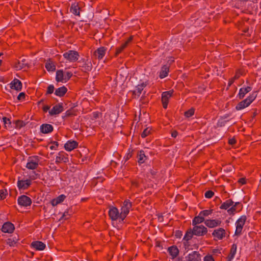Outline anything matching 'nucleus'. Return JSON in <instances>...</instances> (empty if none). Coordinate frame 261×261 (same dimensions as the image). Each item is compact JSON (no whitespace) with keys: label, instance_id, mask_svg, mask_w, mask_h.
<instances>
[{"label":"nucleus","instance_id":"1a4fd4ad","mask_svg":"<svg viewBox=\"0 0 261 261\" xmlns=\"http://www.w3.org/2000/svg\"><path fill=\"white\" fill-rule=\"evenodd\" d=\"M147 83H142L141 84H138L136 87V90L131 91L132 92L133 97L134 98H138L140 94L142 93V90L143 89L147 86Z\"/></svg>","mask_w":261,"mask_h":261},{"label":"nucleus","instance_id":"603ef678","mask_svg":"<svg viewBox=\"0 0 261 261\" xmlns=\"http://www.w3.org/2000/svg\"><path fill=\"white\" fill-rule=\"evenodd\" d=\"M54 85H49L47 87L46 95L52 94L54 92Z\"/></svg>","mask_w":261,"mask_h":261},{"label":"nucleus","instance_id":"8fccbe9b","mask_svg":"<svg viewBox=\"0 0 261 261\" xmlns=\"http://www.w3.org/2000/svg\"><path fill=\"white\" fill-rule=\"evenodd\" d=\"M125 207H127L129 210L132 207V202L129 201V200H125L123 203V205Z\"/></svg>","mask_w":261,"mask_h":261},{"label":"nucleus","instance_id":"de8ad7c7","mask_svg":"<svg viewBox=\"0 0 261 261\" xmlns=\"http://www.w3.org/2000/svg\"><path fill=\"white\" fill-rule=\"evenodd\" d=\"M150 130L151 129L149 128V127L145 128L141 134V137L144 138L146 137H147L148 135L150 134Z\"/></svg>","mask_w":261,"mask_h":261},{"label":"nucleus","instance_id":"c756f323","mask_svg":"<svg viewBox=\"0 0 261 261\" xmlns=\"http://www.w3.org/2000/svg\"><path fill=\"white\" fill-rule=\"evenodd\" d=\"M67 92V88L65 86H63L61 87L57 88L55 90V94L59 97H63L65 95Z\"/></svg>","mask_w":261,"mask_h":261},{"label":"nucleus","instance_id":"3c124183","mask_svg":"<svg viewBox=\"0 0 261 261\" xmlns=\"http://www.w3.org/2000/svg\"><path fill=\"white\" fill-rule=\"evenodd\" d=\"M227 121H228V120H223L222 119L220 118V120H218V121L217 123V125L218 127L224 126Z\"/></svg>","mask_w":261,"mask_h":261},{"label":"nucleus","instance_id":"9b49d317","mask_svg":"<svg viewBox=\"0 0 261 261\" xmlns=\"http://www.w3.org/2000/svg\"><path fill=\"white\" fill-rule=\"evenodd\" d=\"M64 111L63 103H59L54 106L51 110L49 111L50 116L58 115Z\"/></svg>","mask_w":261,"mask_h":261},{"label":"nucleus","instance_id":"a19ab883","mask_svg":"<svg viewBox=\"0 0 261 261\" xmlns=\"http://www.w3.org/2000/svg\"><path fill=\"white\" fill-rule=\"evenodd\" d=\"M3 121L4 124V127L6 129L12 127L11 121L9 118H7L6 117H3Z\"/></svg>","mask_w":261,"mask_h":261},{"label":"nucleus","instance_id":"09e8293b","mask_svg":"<svg viewBox=\"0 0 261 261\" xmlns=\"http://www.w3.org/2000/svg\"><path fill=\"white\" fill-rule=\"evenodd\" d=\"M7 195L8 192L6 189H2L0 190V196L1 200L5 199Z\"/></svg>","mask_w":261,"mask_h":261},{"label":"nucleus","instance_id":"4468645a","mask_svg":"<svg viewBox=\"0 0 261 261\" xmlns=\"http://www.w3.org/2000/svg\"><path fill=\"white\" fill-rule=\"evenodd\" d=\"M226 234V231L224 229L222 228H219L217 229H215L212 233L213 236L218 240H222Z\"/></svg>","mask_w":261,"mask_h":261},{"label":"nucleus","instance_id":"a211bd4d","mask_svg":"<svg viewBox=\"0 0 261 261\" xmlns=\"http://www.w3.org/2000/svg\"><path fill=\"white\" fill-rule=\"evenodd\" d=\"M79 143L77 141L74 140H68L64 144V148L68 151H70L78 147Z\"/></svg>","mask_w":261,"mask_h":261},{"label":"nucleus","instance_id":"680f3d73","mask_svg":"<svg viewBox=\"0 0 261 261\" xmlns=\"http://www.w3.org/2000/svg\"><path fill=\"white\" fill-rule=\"evenodd\" d=\"M236 140L234 138H231V139H229L228 140V143L230 144V145H234L236 144Z\"/></svg>","mask_w":261,"mask_h":261},{"label":"nucleus","instance_id":"ddd939ff","mask_svg":"<svg viewBox=\"0 0 261 261\" xmlns=\"http://www.w3.org/2000/svg\"><path fill=\"white\" fill-rule=\"evenodd\" d=\"M15 229L13 224L10 222H6L4 223L1 228V230L5 233H11Z\"/></svg>","mask_w":261,"mask_h":261},{"label":"nucleus","instance_id":"338daca9","mask_svg":"<svg viewBox=\"0 0 261 261\" xmlns=\"http://www.w3.org/2000/svg\"><path fill=\"white\" fill-rule=\"evenodd\" d=\"M178 135V132L176 130H174L171 132V136L173 138H176Z\"/></svg>","mask_w":261,"mask_h":261},{"label":"nucleus","instance_id":"13d9d810","mask_svg":"<svg viewBox=\"0 0 261 261\" xmlns=\"http://www.w3.org/2000/svg\"><path fill=\"white\" fill-rule=\"evenodd\" d=\"M233 205H234V207H236V208H237L239 210V211H241L243 208L242 204H241L239 202H235Z\"/></svg>","mask_w":261,"mask_h":261},{"label":"nucleus","instance_id":"c9c22d12","mask_svg":"<svg viewBox=\"0 0 261 261\" xmlns=\"http://www.w3.org/2000/svg\"><path fill=\"white\" fill-rule=\"evenodd\" d=\"M169 72V67L167 65H164L162 68L160 73V77L163 79L168 75Z\"/></svg>","mask_w":261,"mask_h":261},{"label":"nucleus","instance_id":"69168bd1","mask_svg":"<svg viewBox=\"0 0 261 261\" xmlns=\"http://www.w3.org/2000/svg\"><path fill=\"white\" fill-rule=\"evenodd\" d=\"M238 182L241 184L242 185H244L246 182V178H240Z\"/></svg>","mask_w":261,"mask_h":261},{"label":"nucleus","instance_id":"f03ea898","mask_svg":"<svg viewBox=\"0 0 261 261\" xmlns=\"http://www.w3.org/2000/svg\"><path fill=\"white\" fill-rule=\"evenodd\" d=\"M40 159V158L37 155L29 156L25 167L30 170L36 169L38 167Z\"/></svg>","mask_w":261,"mask_h":261},{"label":"nucleus","instance_id":"9d476101","mask_svg":"<svg viewBox=\"0 0 261 261\" xmlns=\"http://www.w3.org/2000/svg\"><path fill=\"white\" fill-rule=\"evenodd\" d=\"M109 216L112 220L115 221L118 219H120V214L119 213L118 210L114 206H112L110 208L109 211Z\"/></svg>","mask_w":261,"mask_h":261},{"label":"nucleus","instance_id":"72a5a7b5","mask_svg":"<svg viewBox=\"0 0 261 261\" xmlns=\"http://www.w3.org/2000/svg\"><path fill=\"white\" fill-rule=\"evenodd\" d=\"M56 80L57 82H65L63 70H58L56 71Z\"/></svg>","mask_w":261,"mask_h":261},{"label":"nucleus","instance_id":"412c9836","mask_svg":"<svg viewBox=\"0 0 261 261\" xmlns=\"http://www.w3.org/2000/svg\"><path fill=\"white\" fill-rule=\"evenodd\" d=\"M31 247L35 248L36 250L42 251L43 250L45 247V244L41 241H33L31 244Z\"/></svg>","mask_w":261,"mask_h":261},{"label":"nucleus","instance_id":"2f4dec72","mask_svg":"<svg viewBox=\"0 0 261 261\" xmlns=\"http://www.w3.org/2000/svg\"><path fill=\"white\" fill-rule=\"evenodd\" d=\"M237 248V244H233L231 246L229 254L227 256L228 261H231V259H232L234 258V255L236 253Z\"/></svg>","mask_w":261,"mask_h":261},{"label":"nucleus","instance_id":"423d86ee","mask_svg":"<svg viewBox=\"0 0 261 261\" xmlns=\"http://www.w3.org/2000/svg\"><path fill=\"white\" fill-rule=\"evenodd\" d=\"M192 230L194 235L196 236H203L207 232V228L202 225L199 226H194Z\"/></svg>","mask_w":261,"mask_h":261},{"label":"nucleus","instance_id":"e433bc0d","mask_svg":"<svg viewBox=\"0 0 261 261\" xmlns=\"http://www.w3.org/2000/svg\"><path fill=\"white\" fill-rule=\"evenodd\" d=\"M233 203L234 202L232 199H228L221 205L220 208L223 210H228Z\"/></svg>","mask_w":261,"mask_h":261},{"label":"nucleus","instance_id":"f257e3e1","mask_svg":"<svg viewBox=\"0 0 261 261\" xmlns=\"http://www.w3.org/2000/svg\"><path fill=\"white\" fill-rule=\"evenodd\" d=\"M256 96V92H253L246 99L239 102L236 107V109L239 111L248 107L254 100Z\"/></svg>","mask_w":261,"mask_h":261},{"label":"nucleus","instance_id":"f704fd0d","mask_svg":"<svg viewBox=\"0 0 261 261\" xmlns=\"http://www.w3.org/2000/svg\"><path fill=\"white\" fill-rule=\"evenodd\" d=\"M204 218L202 217L201 215H198L197 216H195L193 220H192V225L193 226H198L197 224H199L205 221Z\"/></svg>","mask_w":261,"mask_h":261},{"label":"nucleus","instance_id":"0e129e2a","mask_svg":"<svg viewBox=\"0 0 261 261\" xmlns=\"http://www.w3.org/2000/svg\"><path fill=\"white\" fill-rule=\"evenodd\" d=\"M101 115V113L98 112H94L93 113V117L95 119L99 118V116Z\"/></svg>","mask_w":261,"mask_h":261},{"label":"nucleus","instance_id":"dca6fc26","mask_svg":"<svg viewBox=\"0 0 261 261\" xmlns=\"http://www.w3.org/2000/svg\"><path fill=\"white\" fill-rule=\"evenodd\" d=\"M32 184L31 179L18 180L17 181V187L19 190H27Z\"/></svg>","mask_w":261,"mask_h":261},{"label":"nucleus","instance_id":"c03bdc74","mask_svg":"<svg viewBox=\"0 0 261 261\" xmlns=\"http://www.w3.org/2000/svg\"><path fill=\"white\" fill-rule=\"evenodd\" d=\"M195 109L193 108H191L188 111H186L184 113V115L187 118H189L192 116L194 114Z\"/></svg>","mask_w":261,"mask_h":261},{"label":"nucleus","instance_id":"5fc2aeb1","mask_svg":"<svg viewBox=\"0 0 261 261\" xmlns=\"http://www.w3.org/2000/svg\"><path fill=\"white\" fill-rule=\"evenodd\" d=\"M214 192H213L211 190L207 191L204 194L205 197L207 198H212L214 196Z\"/></svg>","mask_w":261,"mask_h":261},{"label":"nucleus","instance_id":"c85d7f7f","mask_svg":"<svg viewBox=\"0 0 261 261\" xmlns=\"http://www.w3.org/2000/svg\"><path fill=\"white\" fill-rule=\"evenodd\" d=\"M45 67L48 71H54L56 70V65L51 59L47 60Z\"/></svg>","mask_w":261,"mask_h":261},{"label":"nucleus","instance_id":"f3484780","mask_svg":"<svg viewBox=\"0 0 261 261\" xmlns=\"http://www.w3.org/2000/svg\"><path fill=\"white\" fill-rule=\"evenodd\" d=\"M10 87L12 89H14L17 91H20L22 89V85L21 82L19 80L15 78L10 83Z\"/></svg>","mask_w":261,"mask_h":261},{"label":"nucleus","instance_id":"ea45409f","mask_svg":"<svg viewBox=\"0 0 261 261\" xmlns=\"http://www.w3.org/2000/svg\"><path fill=\"white\" fill-rule=\"evenodd\" d=\"M13 123L15 124V128L16 129H20L26 125L25 122L21 120L13 121Z\"/></svg>","mask_w":261,"mask_h":261},{"label":"nucleus","instance_id":"20e7f679","mask_svg":"<svg viewBox=\"0 0 261 261\" xmlns=\"http://www.w3.org/2000/svg\"><path fill=\"white\" fill-rule=\"evenodd\" d=\"M247 220V217L245 215L242 216L236 221V229L235 231V235L240 236L242 231L243 227Z\"/></svg>","mask_w":261,"mask_h":261},{"label":"nucleus","instance_id":"7ed1b4c3","mask_svg":"<svg viewBox=\"0 0 261 261\" xmlns=\"http://www.w3.org/2000/svg\"><path fill=\"white\" fill-rule=\"evenodd\" d=\"M64 58L70 62H74L78 60L80 55L79 53L75 50H69L63 55Z\"/></svg>","mask_w":261,"mask_h":261},{"label":"nucleus","instance_id":"cd10ccee","mask_svg":"<svg viewBox=\"0 0 261 261\" xmlns=\"http://www.w3.org/2000/svg\"><path fill=\"white\" fill-rule=\"evenodd\" d=\"M66 198V196L64 194H62L58 196L57 198L51 200V204L53 206H55L57 204L63 202Z\"/></svg>","mask_w":261,"mask_h":261},{"label":"nucleus","instance_id":"58836bf2","mask_svg":"<svg viewBox=\"0 0 261 261\" xmlns=\"http://www.w3.org/2000/svg\"><path fill=\"white\" fill-rule=\"evenodd\" d=\"M18 240L19 239L18 236L13 237V238H10L8 239L7 240V243L10 246H14Z\"/></svg>","mask_w":261,"mask_h":261},{"label":"nucleus","instance_id":"4be33fe9","mask_svg":"<svg viewBox=\"0 0 261 261\" xmlns=\"http://www.w3.org/2000/svg\"><path fill=\"white\" fill-rule=\"evenodd\" d=\"M40 130L43 134H48L53 131L54 127L50 124L44 123L40 126Z\"/></svg>","mask_w":261,"mask_h":261},{"label":"nucleus","instance_id":"f8f14e48","mask_svg":"<svg viewBox=\"0 0 261 261\" xmlns=\"http://www.w3.org/2000/svg\"><path fill=\"white\" fill-rule=\"evenodd\" d=\"M62 162L64 163H66L69 162L68 155L63 151L59 152L58 155H57L55 161L57 164H59Z\"/></svg>","mask_w":261,"mask_h":261},{"label":"nucleus","instance_id":"7c9ffc66","mask_svg":"<svg viewBox=\"0 0 261 261\" xmlns=\"http://www.w3.org/2000/svg\"><path fill=\"white\" fill-rule=\"evenodd\" d=\"M81 67L82 68V70L85 72L90 71L92 69L91 62L89 61L88 60L84 61V64Z\"/></svg>","mask_w":261,"mask_h":261},{"label":"nucleus","instance_id":"4d7b16f0","mask_svg":"<svg viewBox=\"0 0 261 261\" xmlns=\"http://www.w3.org/2000/svg\"><path fill=\"white\" fill-rule=\"evenodd\" d=\"M25 94L24 92H21L20 93L17 97V99L18 100H23L25 99Z\"/></svg>","mask_w":261,"mask_h":261},{"label":"nucleus","instance_id":"473e14b6","mask_svg":"<svg viewBox=\"0 0 261 261\" xmlns=\"http://www.w3.org/2000/svg\"><path fill=\"white\" fill-rule=\"evenodd\" d=\"M25 61V59H23L21 62L18 61L15 63L14 67L17 70H21L25 67H29L28 63H27Z\"/></svg>","mask_w":261,"mask_h":261},{"label":"nucleus","instance_id":"aec40b11","mask_svg":"<svg viewBox=\"0 0 261 261\" xmlns=\"http://www.w3.org/2000/svg\"><path fill=\"white\" fill-rule=\"evenodd\" d=\"M204 224L209 228H214L220 226L221 221L218 219H206L204 221Z\"/></svg>","mask_w":261,"mask_h":261},{"label":"nucleus","instance_id":"2eb2a0df","mask_svg":"<svg viewBox=\"0 0 261 261\" xmlns=\"http://www.w3.org/2000/svg\"><path fill=\"white\" fill-rule=\"evenodd\" d=\"M187 261H201V256L198 251H193L186 257Z\"/></svg>","mask_w":261,"mask_h":261},{"label":"nucleus","instance_id":"864d4df0","mask_svg":"<svg viewBox=\"0 0 261 261\" xmlns=\"http://www.w3.org/2000/svg\"><path fill=\"white\" fill-rule=\"evenodd\" d=\"M72 75L73 74L71 72L68 71L66 72V74L64 75L65 82H66L68 81H69L70 79L72 77Z\"/></svg>","mask_w":261,"mask_h":261},{"label":"nucleus","instance_id":"6e6552de","mask_svg":"<svg viewBox=\"0 0 261 261\" xmlns=\"http://www.w3.org/2000/svg\"><path fill=\"white\" fill-rule=\"evenodd\" d=\"M133 39V36H130L128 37L127 40L123 43L120 46L116 48V51L115 53V57H117L120 53H121L125 48H126L128 44L132 41Z\"/></svg>","mask_w":261,"mask_h":261},{"label":"nucleus","instance_id":"5701e85b","mask_svg":"<svg viewBox=\"0 0 261 261\" xmlns=\"http://www.w3.org/2000/svg\"><path fill=\"white\" fill-rule=\"evenodd\" d=\"M169 254L172 256V259L176 258L179 254V249L175 245H173L168 248Z\"/></svg>","mask_w":261,"mask_h":261},{"label":"nucleus","instance_id":"bb28decb","mask_svg":"<svg viewBox=\"0 0 261 261\" xmlns=\"http://www.w3.org/2000/svg\"><path fill=\"white\" fill-rule=\"evenodd\" d=\"M77 110L74 109V107H71L70 109L66 111L64 116H62L63 119H65L67 117L76 116L77 115Z\"/></svg>","mask_w":261,"mask_h":261},{"label":"nucleus","instance_id":"774afa93","mask_svg":"<svg viewBox=\"0 0 261 261\" xmlns=\"http://www.w3.org/2000/svg\"><path fill=\"white\" fill-rule=\"evenodd\" d=\"M235 80L233 79V77L230 79L228 83V87H230L234 82Z\"/></svg>","mask_w":261,"mask_h":261},{"label":"nucleus","instance_id":"bf43d9fd","mask_svg":"<svg viewBox=\"0 0 261 261\" xmlns=\"http://www.w3.org/2000/svg\"><path fill=\"white\" fill-rule=\"evenodd\" d=\"M204 261H215L212 255H207L204 257Z\"/></svg>","mask_w":261,"mask_h":261},{"label":"nucleus","instance_id":"39448f33","mask_svg":"<svg viewBox=\"0 0 261 261\" xmlns=\"http://www.w3.org/2000/svg\"><path fill=\"white\" fill-rule=\"evenodd\" d=\"M173 92V90H171L162 93V102L163 108L167 109L169 102V99L172 96Z\"/></svg>","mask_w":261,"mask_h":261},{"label":"nucleus","instance_id":"37998d69","mask_svg":"<svg viewBox=\"0 0 261 261\" xmlns=\"http://www.w3.org/2000/svg\"><path fill=\"white\" fill-rule=\"evenodd\" d=\"M213 212V210L212 209L203 210L199 213V215H201L204 218V217L207 216L212 214Z\"/></svg>","mask_w":261,"mask_h":261},{"label":"nucleus","instance_id":"79ce46f5","mask_svg":"<svg viewBox=\"0 0 261 261\" xmlns=\"http://www.w3.org/2000/svg\"><path fill=\"white\" fill-rule=\"evenodd\" d=\"M240 211H239V210L234 207L233 204L232 205H231V207L227 210V213L229 215H233L236 213L239 212Z\"/></svg>","mask_w":261,"mask_h":261},{"label":"nucleus","instance_id":"6e6d98bb","mask_svg":"<svg viewBox=\"0 0 261 261\" xmlns=\"http://www.w3.org/2000/svg\"><path fill=\"white\" fill-rule=\"evenodd\" d=\"M50 143L51 144H53V145H51L50 146V149H51V150H53V149H57V147H58L59 146V143L57 141H51L50 142Z\"/></svg>","mask_w":261,"mask_h":261},{"label":"nucleus","instance_id":"0eeeda50","mask_svg":"<svg viewBox=\"0 0 261 261\" xmlns=\"http://www.w3.org/2000/svg\"><path fill=\"white\" fill-rule=\"evenodd\" d=\"M17 202L19 205L25 207L31 205L32 203V199L24 195L18 197Z\"/></svg>","mask_w":261,"mask_h":261},{"label":"nucleus","instance_id":"b1692460","mask_svg":"<svg viewBox=\"0 0 261 261\" xmlns=\"http://www.w3.org/2000/svg\"><path fill=\"white\" fill-rule=\"evenodd\" d=\"M193 235H194V234L192 229L189 228L187 230L183 239L184 240L186 241V242H184L185 246H189L188 244V241L190 240L192 238Z\"/></svg>","mask_w":261,"mask_h":261},{"label":"nucleus","instance_id":"a18cd8bd","mask_svg":"<svg viewBox=\"0 0 261 261\" xmlns=\"http://www.w3.org/2000/svg\"><path fill=\"white\" fill-rule=\"evenodd\" d=\"M247 94V92L244 90V88H241L240 90L238 95V97L240 99H243L245 95Z\"/></svg>","mask_w":261,"mask_h":261},{"label":"nucleus","instance_id":"052dcab7","mask_svg":"<svg viewBox=\"0 0 261 261\" xmlns=\"http://www.w3.org/2000/svg\"><path fill=\"white\" fill-rule=\"evenodd\" d=\"M182 235V231L180 230H176L175 232V236L176 238H180Z\"/></svg>","mask_w":261,"mask_h":261},{"label":"nucleus","instance_id":"6ab92c4d","mask_svg":"<svg viewBox=\"0 0 261 261\" xmlns=\"http://www.w3.org/2000/svg\"><path fill=\"white\" fill-rule=\"evenodd\" d=\"M106 50L105 47L102 46L99 47L94 52L93 56L96 59L100 60L105 56Z\"/></svg>","mask_w":261,"mask_h":261},{"label":"nucleus","instance_id":"393cba45","mask_svg":"<svg viewBox=\"0 0 261 261\" xmlns=\"http://www.w3.org/2000/svg\"><path fill=\"white\" fill-rule=\"evenodd\" d=\"M138 163L139 165L145 163L148 157L145 155L144 151L141 150L137 153Z\"/></svg>","mask_w":261,"mask_h":261},{"label":"nucleus","instance_id":"e2e57ef3","mask_svg":"<svg viewBox=\"0 0 261 261\" xmlns=\"http://www.w3.org/2000/svg\"><path fill=\"white\" fill-rule=\"evenodd\" d=\"M70 217V215L68 214V212L67 211V212H65L63 215H62V218H64V219H68Z\"/></svg>","mask_w":261,"mask_h":261},{"label":"nucleus","instance_id":"49530a36","mask_svg":"<svg viewBox=\"0 0 261 261\" xmlns=\"http://www.w3.org/2000/svg\"><path fill=\"white\" fill-rule=\"evenodd\" d=\"M133 149H132V148H129L128 152L124 156L125 162L127 161L130 158L132 157L133 154Z\"/></svg>","mask_w":261,"mask_h":261},{"label":"nucleus","instance_id":"a878e982","mask_svg":"<svg viewBox=\"0 0 261 261\" xmlns=\"http://www.w3.org/2000/svg\"><path fill=\"white\" fill-rule=\"evenodd\" d=\"M80 7L79 6L78 3H74L71 4L70 8V11L71 13L76 16H80Z\"/></svg>","mask_w":261,"mask_h":261},{"label":"nucleus","instance_id":"4c0bfd02","mask_svg":"<svg viewBox=\"0 0 261 261\" xmlns=\"http://www.w3.org/2000/svg\"><path fill=\"white\" fill-rule=\"evenodd\" d=\"M121 213L120 214V219L122 221H123V220L126 218V216L129 212V210L127 208V207H125L123 206H122L121 209Z\"/></svg>","mask_w":261,"mask_h":261}]
</instances>
